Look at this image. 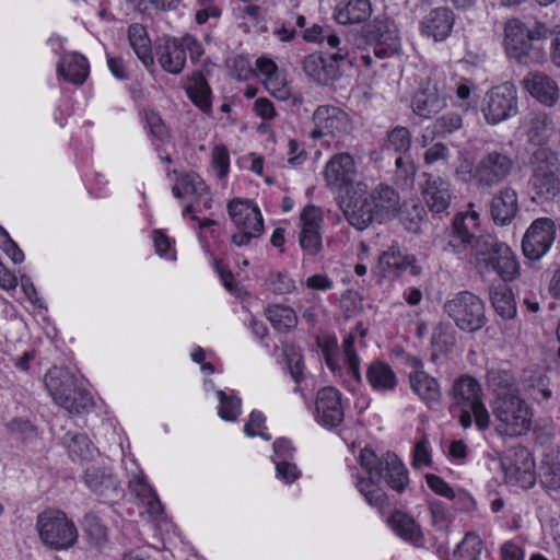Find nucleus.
Masks as SVG:
<instances>
[{"instance_id":"393cba45","label":"nucleus","mask_w":560,"mask_h":560,"mask_svg":"<svg viewBox=\"0 0 560 560\" xmlns=\"http://www.w3.org/2000/svg\"><path fill=\"white\" fill-rule=\"evenodd\" d=\"M355 175L353 158L349 153L334 155L326 164L324 176L329 186L341 188L352 183Z\"/></svg>"},{"instance_id":"72a5a7b5","label":"nucleus","mask_w":560,"mask_h":560,"mask_svg":"<svg viewBox=\"0 0 560 560\" xmlns=\"http://www.w3.org/2000/svg\"><path fill=\"white\" fill-rule=\"evenodd\" d=\"M365 37L370 44L400 45L398 30L394 21L388 19H375L365 28Z\"/></svg>"},{"instance_id":"473e14b6","label":"nucleus","mask_w":560,"mask_h":560,"mask_svg":"<svg viewBox=\"0 0 560 560\" xmlns=\"http://www.w3.org/2000/svg\"><path fill=\"white\" fill-rule=\"evenodd\" d=\"M86 487L100 497H110L118 490V481L110 471L101 467H89L84 471Z\"/></svg>"},{"instance_id":"2f4dec72","label":"nucleus","mask_w":560,"mask_h":560,"mask_svg":"<svg viewBox=\"0 0 560 560\" xmlns=\"http://www.w3.org/2000/svg\"><path fill=\"white\" fill-rule=\"evenodd\" d=\"M372 14L370 0H343L335 8V19L340 24H354L366 21Z\"/></svg>"},{"instance_id":"79ce46f5","label":"nucleus","mask_w":560,"mask_h":560,"mask_svg":"<svg viewBox=\"0 0 560 560\" xmlns=\"http://www.w3.org/2000/svg\"><path fill=\"white\" fill-rule=\"evenodd\" d=\"M207 187L198 174L189 173L179 176L172 190L176 198L192 197L195 199L207 195Z\"/></svg>"},{"instance_id":"6e6552de","label":"nucleus","mask_w":560,"mask_h":560,"mask_svg":"<svg viewBox=\"0 0 560 560\" xmlns=\"http://www.w3.org/2000/svg\"><path fill=\"white\" fill-rule=\"evenodd\" d=\"M491 408L500 434L520 436L530 429V409L518 394L494 398Z\"/></svg>"},{"instance_id":"4be33fe9","label":"nucleus","mask_w":560,"mask_h":560,"mask_svg":"<svg viewBox=\"0 0 560 560\" xmlns=\"http://www.w3.org/2000/svg\"><path fill=\"white\" fill-rule=\"evenodd\" d=\"M517 211V194L512 187L505 186L493 195L490 213L495 224L501 226L510 224Z\"/></svg>"},{"instance_id":"a18cd8bd","label":"nucleus","mask_w":560,"mask_h":560,"mask_svg":"<svg viewBox=\"0 0 560 560\" xmlns=\"http://www.w3.org/2000/svg\"><path fill=\"white\" fill-rule=\"evenodd\" d=\"M483 544L479 535L467 533L454 551V560H479Z\"/></svg>"},{"instance_id":"6ab92c4d","label":"nucleus","mask_w":560,"mask_h":560,"mask_svg":"<svg viewBox=\"0 0 560 560\" xmlns=\"http://www.w3.org/2000/svg\"><path fill=\"white\" fill-rule=\"evenodd\" d=\"M422 195L425 205L433 213L446 212L451 206V185L439 176L428 175Z\"/></svg>"},{"instance_id":"37998d69","label":"nucleus","mask_w":560,"mask_h":560,"mask_svg":"<svg viewBox=\"0 0 560 560\" xmlns=\"http://www.w3.org/2000/svg\"><path fill=\"white\" fill-rule=\"evenodd\" d=\"M389 523L393 530L406 540L416 542L422 537L419 525L402 512L393 513Z\"/></svg>"},{"instance_id":"c85d7f7f","label":"nucleus","mask_w":560,"mask_h":560,"mask_svg":"<svg viewBox=\"0 0 560 560\" xmlns=\"http://www.w3.org/2000/svg\"><path fill=\"white\" fill-rule=\"evenodd\" d=\"M380 267L384 271H409L413 277H419L422 273V266L419 264L415 255H404L399 249L389 248L384 252L378 258Z\"/></svg>"},{"instance_id":"39448f33","label":"nucleus","mask_w":560,"mask_h":560,"mask_svg":"<svg viewBox=\"0 0 560 560\" xmlns=\"http://www.w3.org/2000/svg\"><path fill=\"white\" fill-rule=\"evenodd\" d=\"M559 163L557 154L539 148L533 155V175L529 184L532 200L537 203L555 202L560 194Z\"/></svg>"},{"instance_id":"4468645a","label":"nucleus","mask_w":560,"mask_h":560,"mask_svg":"<svg viewBox=\"0 0 560 560\" xmlns=\"http://www.w3.org/2000/svg\"><path fill=\"white\" fill-rule=\"evenodd\" d=\"M556 238V224L550 218H538L527 229L522 249L532 260H538L550 249Z\"/></svg>"},{"instance_id":"13d9d810","label":"nucleus","mask_w":560,"mask_h":560,"mask_svg":"<svg viewBox=\"0 0 560 560\" xmlns=\"http://www.w3.org/2000/svg\"><path fill=\"white\" fill-rule=\"evenodd\" d=\"M265 417L260 411H252L249 416L248 422L244 425V432L248 436L259 435L266 441L271 439L270 434L266 433L264 430Z\"/></svg>"},{"instance_id":"f03ea898","label":"nucleus","mask_w":560,"mask_h":560,"mask_svg":"<svg viewBox=\"0 0 560 560\" xmlns=\"http://www.w3.org/2000/svg\"><path fill=\"white\" fill-rule=\"evenodd\" d=\"M360 464L366 477H359L357 488L366 502L375 508H383L386 503V493L380 487L385 478L387 485L401 493L408 482V471L402 462L394 453H386L378 458L373 450L365 447L360 453Z\"/></svg>"},{"instance_id":"3c124183","label":"nucleus","mask_w":560,"mask_h":560,"mask_svg":"<svg viewBox=\"0 0 560 560\" xmlns=\"http://www.w3.org/2000/svg\"><path fill=\"white\" fill-rule=\"evenodd\" d=\"M342 348H343V354L346 358L348 374L357 383H360L362 380V376H361V371H360V359L354 350V337L350 335L347 338H345Z\"/></svg>"},{"instance_id":"bf43d9fd","label":"nucleus","mask_w":560,"mask_h":560,"mask_svg":"<svg viewBox=\"0 0 560 560\" xmlns=\"http://www.w3.org/2000/svg\"><path fill=\"white\" fill-rule=\"evenodd\" d=\"M324 30L327 31L323 35H319V45H326V50L336 51L338 49H351L347 40H342L341 37L328 25H324Z\"/></svg>"},{"instance_id":"ea45409f","label":"nucleus","mask_w":560,"mask_h":560,"mask_svg":"<svg viewBox=\"0 0 560 560\" xmlns=\"http://www.w3.org/2000/svg\"><path fill=\"white\" fill-rule=\"evenodd\" d=\"M128 38L131 47L142 63L145 67L152 66L153 55L145 28L138 23L131 24L128 28Z\"/></svg>"},{"instance_id":"9d476101","label":"nucleus","mask_w":560,"mask_h":560,"mask_svg":"<svg viewBox=\"0 0 560 560\" xmlns=\"http://www.w3.org/2000/svg\"><path fill=\"white\" fill-rule=\"evenodd\" d=\"M443 310L456 327L466 332L480 330L488 320L483 301L469 291L456 293L444 303Z\"/></svg>"},{"instance_id":"4c0bfd02","label":"nucleus","mask_w":560,"mask_h":560,"mask_svg":"<svg viewBox=\"0 0 560 560\" xmlns=\"http://www.w3.org/2000/svg\"><path fill=\"white\" fill-rule=\"evenodd\" d=\"M186 92L192 103L203 112L211 108V89L201 72H194L185 85Z\"/></svg>"},{"instance_id":"ddd939ff","label":"nucleus","mask_w":560,"mask_h":560,"mask_svg":"<svg viewBox=\"0 0 560 560\" xmlns=\"http://www.w3.org/2000/svg\"><path fill=\"white\" fill-rule=\"evenodd\" d=\"M314 128L310 136L319 139L326 136L341 138L351 131V121L348 114L334 105H320L313 113Z\"/></svg>"},{"instance_id":"0eeeda50","label":"nucleus","mask_w":560,"mask_h":560,"mask_svg":"<svg viewBox=\"0 0 560 560\" xmlns=\"http://www.w3.org/2000/svg\"><path fill=\"white\" fill-rule=\"evenodd\" d=\"M36 528L43 544L54 550L73 547L79 537L74 523L60 510L49 509L39 513Z\"/></svg>"},{"instance_id":"cd10ccee","label":"nucleus","mask_w":560,"mask_h":560,"mask_svg":"<svg viewBox=\"0 0 560 560\" xmlns=\"http://www.w3.org/2000/svg\"><path fill=\"white\" fill-rule=\"evenodd\" d=\"M57 74L72 84L81 85L89 75L88 59L78 52L65 54L57 65Z\"/></svg>"},{"instance_id":"58836bf2","label":"nucleus","mask_w":560,"mask_h":560,"mask_svg":"<svg viewBox=\"0 0 560 560\" xmlns=\"http://www.w3.org/2000/svg\"><path fill=\"white\" fill-rule=\"evenodd\" d=\"M490 301L495 312L503 318H513L516 314V305L512 290L506 282L492 284L489 289Z\"/></svg>"},{"instance_id":"f3484780","label":"nucleus","mask_w":560,"mask_h":560,"mask_svg":"<svg viewBox=\"0 0 560 560\" xmlns=\"http://www.w3.org/2000/svg\"><path fill=\"white\" fill-rule=\"evenodd\" d=\"M454 24V12L450 8L439 7L423 18L420 27L422 35L431 37L434 42H444L452 34Z\"/></svg>"},{"instance_id":"f704fd0d","label":"nucleus","mask_w":560,"mask_h":560,"mask_svg":"<svg viewBox=\"0 0 560 560\" xmlns=\"http://www.w3.org/2000/svg\"><path fill=\"white\" fill-rule=\"evenodd\" d=\"M524 390L538 404H544L552 397L550 381L541 371H528L522 378Z\"/></svg>"},{"instance_id":"b1692460","label":"nucleus","mask_w":560,"mask_h":560,"mask_svg":"<svg viewBox=\"0 0 560 560\" xmlns=\"http://www.w3.org/2000/svg\"><path fill=\"white\" fill-rule=\"evenodd\" d=\"M525 90L539 103L552 106L559 97L558 85L555 80L541 72H529L524 79Z\"/></svg>"},{"instance_id":"e2e57ef3","label":"nucleus","mask_w":560,"mask_h":560,"mask_svg":"<svg viewBox=\"0 0 560 560\" xmlns=\"http://www.w3.org/2000/svg\"><path fill=\"white\" fill-rule=\"evenodd\" d=\"M431 452L429 450V441L424 435L415 445L412 465L416 468L431 465Z\"/></svg>"},{"instance_id":"5fc2aeb1","label":"nucleus","mask_w":560,"mask_h":560,"mask_svg":"<svg viewBox=\"0 0 560 560\" xmlns=\"http://www.w3.org/2000/svg\"><path fill=\"white\" fill-rule=\"evenodd\" d=\"M299 243L304 254L317 255L323 246L320 230L301 229Z\"/></svg>"},{"instance_id":"864d4df0","label":"nucleus","mask_w":560,"mask_h":560,"mask_svg":"<svg viewBox=\"0 0 560 560\" xmlns=\"http://www.w3.org/2000/svg\"><path fill=\"white\" fill-rule=\"evenodd\" d=\"M267 288L276 294L291 293L295 289V282L285 272L271 271L266 279Z\"/></svg>"},{"instance_id":"c03bdc74","label":"nucleus","mask_w":560,"mask_h":560,"mask_svg":"<svg viewBox=\"0 0 560 560\" xmlns=\"http://www.w3.org/2000/svg\"><path fill=\"white\" fill-rule=\"evenodd\" d=\"M266 315L271 325L277 329L288 330L295 327L298 317L295 312L283 305H272L266 308Z\"/></svg>"},{"instance_id":"412c9836","label":"nucleus","mask_w":560,"mask_h":560,"mask_svg":"<svg viewBox=\"0 0 560 560\" xmlns=\"http://www.w3.org/2000/svg\"><path fill=\"white\" fill-rule=\"evenodd\" d=\"M155 55L163 70L178 74L186 65V55L179 38H162L155 46Z\"/></svg>"},{"instance_id":"5701e85b","label":"nucleus","mask_w":560,"mask_h":560,"mask_svg":"<svg viewBox=\"0 0 560 560\" xmlns=\"http://www.w3.org/2000/svg\"><path fill=\"white\" fill-rule=\"evenodd\" d=\"M340 207L348 223L359 231L365 230L374 220L376 221L365 196H349L342 199Z\"/></svg>"},{"instance_id":"aec40b11","label":"nucleus","mask_w":560,"mask_h":560,"mask_svg":"<svg viewBox=\"0 0 560 560\" xmlns=\"http://www.w3.org/2000/svg\"><path fill=\"white\" fill-rule=\"evenodd\" d=\"M415 371L409 374V381L412 390L428 405L436 404L441 400L442 393L436 378L422 370V362L416 358L412 359Z\"/></svg>"},{"instance_id":"4d7b16f0","label":"nucleus","mask_w":560,"mask_h":560,"mask_svg":"<svg viewBox=\"0 0 560 560\" xmlns=\"http://www.w3.org/2000/svg\"><path fill=\"white\" fill-rule=\"evenodd\" d=\"M476 91V84L467 79H462L456 85V96L459 101V106L468 110L475 103L474 94Z\"/></svg>"},{"instance_id":"a211bd4d","label":"nucleus","mask_w":560,"mask_h":560,"mask_svg":"<svg viewBox=\"0 0 560 560\" xmlns=\"http://www.w3.org/2000/svg\"><path fill=\"white\" fill-rule=\"evenodd\" d=\"M451 408H471L482 401V388L479 382L467 374L454 380L451 389Z\"/></svg>"},{"instance_id":"49530a36","label":"nucleus","mask_w":560,"mask_h":560,"mask_svg":"<svg viewBox=\"0 0 560 560\" xmlns=\"http://www.w3.org/2000/svg\"><path fill=\"white\" fill-rule=\"evenodd\" d=\"M395 183L402 189H410L413 186L416 177V166L410 158L398 156L395 161Z\"/></svg>"},{"instance_id":"774afa93","label":"nucleus","mask_w":560,"mask_h":560,"mask_svg":"<svg viewBox=\"0 0 560 560\" xmlns=\"http://www.w3.org/2000/svg\"><path fill=\"white\" fill-rule=\"evenodd\" d=\"M152 237L155 250L160 256L175 259V254L172 250V242L162 231L155 230Z\"/></svg>"},{"instance_id":"a19ab883","label":"nucleus","mask_w":560,"mask_h":560,"mask_svg":"<svg viewBox=\"0 0 560 560\" xmlns=\"http://www.w3.org/2000/svg\"><path fill=\"white\" fill-rule=\"evenodd\" d=\"M540 481L549 490H560V450L546 454L539 470Z\"/></svg>"},{"instance_id":"f8f14e48","label":"nucleus","mask_w":560,"mask_h":560,"mask_svg":"<svg viewBox=\"0 0 560 560\" xmlns=\"http://www.w3.org/2000/svg\"><path fill=\"white\" fill-rule=\"evenodd\" d=\"M505 476L524 489L535 485V463L529 451L521 445L510 447L500 459Z\"/></svg>"},{"instance_id":"7ed1b4c3","label":"nucleus","mask_w":560,"mask_h":560,"mask_svg":"<svg viewBox=\"0 0 560 560\" xmlns=\"http://www.w3.org/2000/svg\"><path fill=\"white\" fill-rule=\"evenodd\" d=\"M504 48L506 55L525 66L540 63L547 56V39L552 32L541 23L533 28L518 19L508 20L504 24Z\"/></svg>"},{"instance_id":"e433bc0d","label":"nucleus","mask_w":560,"mask_h":560,"mask_svg":"<svg viewBox=\"0 0 560 560\" xmlns=\"http://www.w3.org/2000/svg\"><path fill=\"white\" fill-rule=\"evenodd\" d=\"M366 380L375 390H393L397 385L395 372L383 361H373L368 366Z\"/></svg>"},{"instance_id":"dca6fc26","label":"nucleus","mask_w":560,"mask_h":560,"mask_svg":"<svg viewBox=\"0 0 560 560\" xmlns=\"http://www.w3.org/2000/svg\"><path fill=\"white\" fill-rule=\"evenodd\" d=\"M365 198L380 223L392 220L400 210L399 195L389 185L378 184L365 195Z\"/></svg>"},{"instance_id":"de8ad7c7","label":"nucleus","mask_w":560,"mask_h":560,"mask_svg":"<svg viewBox=\"0 0 560 560\" xmlns=\"http://www.w3.org/2000/svg\"><path fill=\"white\" fill-rule=\"evenodd\" d=\"M385 148L396 153H407L411 148V135L408 128L397 126L389 131Z\"/></svg>"},{"instance_id":"c9c22d12","label":"nucleus","mask_w":560,"mask_h":560,"mask_svg":"<svg viewBox=\"0 0 560 560\" xmlns=\"http://www.w3.org/2000/svg\"><path fill=\"white\" fill-rule=\"evenodd\" d=\"M488 387L493 392L494 398L517 395L515 377L509 371L499 368H492L487 372Z\"/></svg>"},{"instance_id":"a878e982","label":"nucleus","mask_w":560,"mask_h":560,"mask_svg":"<svg viewBox=\"0 0 560 560\" xmlns=\"http://www.w3.org/2000/svg\"><path fill=\"white\" fill-rule=\"evenodd\" d=\"M228 212L237 229L264 231V220L260 210L249 201L233 199L228 203Z\"/></svg>"},{"instance_id":"9b49d317","label":"nucleus","mask_w":560,"mask_h":560,"mask_svg":"<svg viewBox=\"0 0 560 560\" xmlns=\"http://www.w3.org/2000/svg\"><path fill=\"white\" fill-rule=\"evenodd\" d=\"M517 109V91L511 82L492 88L485 96L482 114L489 125L508 120Z\"/></svg>"},{"instance_id":"052dcab7","label":"nucleus","mask_w":560,"mask_h":560,"mask_svg":"<svg viewBox=\"0 0 560 560\" xmlns=\"http://www.w3.org/2000/svg\"><path fill=\"white\" fill-rule=\"evenodd\" d=\"M302 229L320 230L323 213L318 207L306 206L300 215Z\"/></svg>"},{"instance_id":"8fccbe9b","label":"nucleus","mask_w":560,"mask_h":560,"mask_svg":"<svg viewBox=\"0 0 560 560\" xmlns=\"http://www.w3.org/2000/svg\"><path fill=\"white\" fill-rule=\"evenodd\" d=\"M83 529L91 544L101 546L107 540V528L94 514H86L83 521Z\"/></svg>"},{"instance_id":"f257e3e1","label":"nucleus","mask_w":560,"mask_h":560,"mask_svg":"<svg viewBox=\"0 0 560 560\" xmlns=\"http://www.w3.org/2000/svg\"><path fill=\"white\" fill-rule=\"evenodd\" d=\"M476 211L459 212L446 231L447 243L443 250L457 256H467L479 272H495L503 282L518 278L521 267L509 245L491 234L476 235L479 228Z\"/></svg>"},{"instance_id":"7c9ffc66","label":"nucleus","mask_w":560,"mask_h":560,"mask_svg":"<svg viewBox=\"0 0 560 560\" xmlns=\"http://www.w3.org/2000/svg\"><path fill=\"white\" fill-rule=\"evenodd\" d=\"M62 444L73 462H90L98 453L88 434L79 431H68L62 438Z\"/></svg>"},{"instance_id":"603ef678","label":"nucleus","mask_w":560,"mask_h":560,"mask_svg":"<svg viewBox=\"0 0 560 560\" xmlns=\"http://www.w3.org/2000/svg\"><path fill=\"white\" fill-rule=\"evenodd\" d=\"M463 126L462 116L456 113H447L433 122V135L446 137Z\"/></svg>"},{"instance_id":"423d86ee","label":"nucleus","mask_w":560,"mask_h":560,"mask_svg":"<svg viewBox=\"0 0 560 560\" xmlns=\"http://www.w3.org/2000/svg\"><path fill=\"white\" fill-rule=\"evenodd\" d=\"M357 57L351 49L325 50L311 54L303 59L305 74L319 85H329L339 80L346 68L354 66Z\"/></svg>"},{"instance_id":"680f3d73","label":"nucleus","mask_w":560,"mask_h":560,"mask_svg":"<svg viewBox=\"0 0 560 560\" xmlns=\"http://www.w3.org/2000/svg\"><path fill=\"white\" fill-rule=\"evenodd\" d=\"M212 166L220 178L228 175L230 168L229 151L225 147L217 145L212 151Z\"/></svg>"},{"instance_id":"c756f323","label":"nucleus","mask_w":560,"mask_h":560,"mask_svg":"<svg viewBox=\"0 0 560 560\" xmlns=\"http://www.w3.org/2000/svg\"><path fill=\"white\" fill-rule=\"evenodd\" d=\"M526 133L532 143L544 148L555 132V125L545 112L529 113L524 120Z\"/></svg>"},{"instance_id":"bb28decb","label":"nucleus","mask_w":560,"mask_h":560,"mask_svg":"<svg viewBox=\"0 0 560 560\" xmlns=\"http://www.w3.org/2000/svg\"><path fill=\"white\" fill-rule=\"evenodd\" d=\"M445 106L446 93L440 92L435 85L422 89L411 101L413 113L422 118H430Z\"/></svg>"},{"instance_id":"2eb2a0df","label":"nucleus","mask_w":560,"mask_h":560,"mask_svg":"<svg viewBox=\"0 0 560 560\" xmlns=\"http://www.w3.org/2000/svg\"><path fill=\"white\" fill-rule=\"evenodd\" d=\"M314 419L328 430L335 429L343 422L342 395L337 388L327 386L317 392Z\"/></svg>"},{"instance_id":"0e129e2a","label":"nucleus","mask_w":560,"mask_h":560,"mask_svg":"<svg viewBox=\"0 0 560 560\" xmlns=\"http://www.w3.org/2000/svg\"><path fill=\"white\" fill-rule=\"evenodd\" d=\"M273 463H279L280 460L292 462L294 459L295 448L289 440L281 438L273 442Z\"/></svg>"},{"instance_id":"09e8293b","label":"nucleus","mask_w":560,"mask_h":560,"mask_svg":"<svg viewBox=\"0 0 560 560\" xmlns=\"http://www.w3.org/2000/svg\"><path fill=\"white\" fill-rule=\"evenodd\" d=\"M220 401L219 416L225 421H236L241 415V399L234 395H228L224 390H217Z\"/></svg>"},{"instance_id":"20e7f679","label":"nucleus","mask_w":560,"mask_h":560,"mask_svg":"<svg viewBox=\"0 0 560 560\" xmlns=\"http://www.w3.org/2000/svg\"><path fill=\"white\" fill-rule=\"evenodd\" d=\"M514 160L501 142H485L471 171L475 186L489 190L504 183L514 170Z\"/></svg>"},{"instance_id":"1a4fd4ad","label":"nucleus","mask_w":560,"mask_h":560,"mask_svg":"<svg viewBox=\"0 0 560 560\" xmlns=\"http://www.w3.org/2000/svg\"><path fill=\"white\" fill-rule=\"evenodd\" d=\"M45 385L54 401L71 413H80L92 406L91 395L78 388L67 371L50 369L45 375Z\"/></svg>"},{"instance_id":"69168bd1","label":"nucleus","mask_w":560,"mask_h":560,"mask_svg":"<svg viewBox=\"0 0 560 560\" xmlns=\"http://www.w3.org/2000/svg\"><path fill=\"white\" fill-rule=\"evenodd\" d=\"M277 477L283 482L290 485L298 480L301 476L300 469L293 462H283L275 463Z\"/></svg>"},{"instance_id":"6e6d98bb","label":"nucleus","mask_w":560,"mask_h":560,"mask_svg":"<svg viewBox=\"0 0 560 560\" xmlns=\"http://www.w3.org/2000/svg\"><path fill=\"white\" fill-rule=\"evenodd\" d=\"M284 355L288 363V369L293 381L299 384L303 380V357L301 352L294 347L284 349Z\"/></svg>"},{"instance_id":"338daca9","label":"nucleus","mask_w":560,"mask_h":560,"mask_svg":"<svg viewBox=\"0 0 560 560\" xmlns=\"http://www.w3.org/2000/svg\"><path fill=\"white\" fill-rule=\"evenodd\" d=\"M423 159L425 164H433L439 161H447L450 159V150L444 143L436 142L427 149Z\"/></svg>"}]
</instances>
